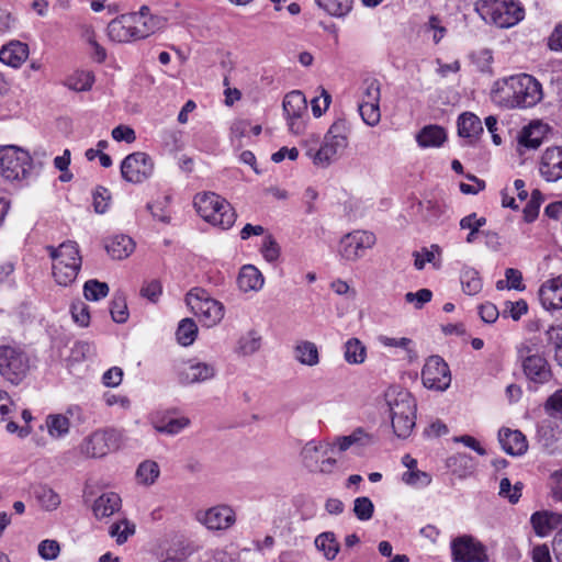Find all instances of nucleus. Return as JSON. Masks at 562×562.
I'll return each instance as SVG.
<instances>
[{
	"label": "nucleus",
	"instance_id": "obj_29",
	"mask_svg": "<svg viewBox=\"0 0 562 562\" xmlns=\"http://www.w3.org/2000/svg\"><path fill=\"white\" fill-rule=\"evenodd\" d=\"M283 111L286 117H303L307 114V102L301 91H291L283 99Z\"/></svg>",
	"mask_w": 562,
	"mask_h": 562
},
{
	"label": "nucleus",
	"instance_id": "obj_58",
	"mask_svg": "<svg viewBox=\"0 0 562 562\" xmlns=\"http://www.w3.org/2000/svg\"><path fill=\"white\" fill-rule=\"evenodd\" d=\"M261 252H262V256L265 257V259L270 262L276 261L279 258L280 247H279L278 243L276 241V239L271 235H268L265 237L263 244L261 247Z\"/></svg>",
	"mask_w": 562,
	"mask_h": 562
},
{
	"label": "nucleus",
	"instance_id": "obj_60",
	"mask_svg": "<svg viewBox=\"0 0 562 562\" xmlns=\"http://www.w3.org/2000/svg\"><path fill=\"white\" fill-rule=\"evenodd\" d=\"M505 305L503 314L505 316L508 314L514 321H518L528 311V305L524 300L506 302Z\"/></svg>",
	"mask_w": 562,
	"mask_h": 562
},
{
	"label": "nucleus",
	"instance_id": "obj_24",
	"mask_svg": "<svg viewBox=\"0 0 562 562\" xmlns=\"http://www.w3.org/2000/svg\"><path fill=\"white\" fill-rule=\"evenodd\" d=\"M46 249L53 261H64V263L77 266L82 265V258L76 241L67 240L61 243L58 247L47 246Z\"/></svg>",
	"mask_w": 562,
	"mask_h": 562
},
{
	"label": "nucleus",
	"instance_id": "obj_44",
	"mask_svg": "<svg viewBox=\"0 0 562 562\" xmlns=\"http://www.w3.org/2000/svg\"><path fill=\"white\" fill-rule=\"evenodd\" d=\"M447 140L446 130L439 125L424 126V147H440Z\"/></svg>",
	"mask_w": 562,
	"mask_h": 562
},
{
	"label": "nucleus",
	"instance_id": "obj_55",
	"mask_svg": "<svg viewBox=\"0 0 562 562\" xmlns=\"http://www.w3.org/2000/svg\"><path fill=\"white\" fill-rule=\"evenodd\" d=\"M548 340L554 346L555 359L562 367V324L547 330Z\"/></svg>",
	"mask_w": 562,
	"mask_h": 562
},
{
	"label": "nucleus",
	"instance_id": "obj_28",
	"mask_svg": "<svg viewBox=\"0 0 562 562\" xmlns=\"http://www.w3.org/2000/svg\"><path fill=\"white\" fill-rule=\"evenodd\" d=\"M121 498L115 493H104L100 495L93 504V514L97 518H105L112 516L121 508Z\"/></svg>",
	"mask_w": 562,
	"mask_h": 562
},
{
	"label": "nucleus",
	"instance_id": "obj_20",
	"mask_svg": "<svg viewBox=\"0 0 562 562\" xmlns=\"http://www.w3.org/2000/svg\"><path fill=\"white\" fill-rule=\"evenodd\" d=\"M539 301L547 311L562 310V276L547 280L538 291Z\"/></svg>",
	"mask_w": 562,
	"mask_h": 562
},
{
	"label": "nucleus",
	"instance_id": "obj_18",
	"mask_svg": "<svg viewBox=\"0 0 562 562\" xmlns=\"http://www.w3.org/2000/svg\"><path fill=\"white\" fill-rule=\"evenodd\" d=\"M540 175L547 181H558L562 178V146L547 148L539 164Z\"/></svg>",
	"mask_w": 562,
	"mask_h": 562
},
{
	"label": "nucleus",
	"instance_id": "obj_10",
	"mask_svg": "<svg viewBox=\"0 0 562 562\" xmlns=\"http://www.w3.org/2000/svg\"><path fill=\"white\" fill-rule=\"evenodd\" d=\"M154 171V162L149 155L136 151L126 156L121 164V175L124 180L132 183H142Z\"/></svg>",
	"mask_w": 562,
	"mask_h": 562
},
{
	"label": "nucleus",
	"instance_id": "obj_4",
	"mask_svg": "<svg viewBox=\"0 0 562 562\" xmlns=\"http://www.w3.org/2000/svg\"><path fill=\"white\" fill-rule=\"evenodd\" d=\"M476 11L483 20L499 27H510L524 18V9L515 0H479Z\"/></svg>",
	"mask_w": 562,
	"mask_h": 562
},
{
	"label": "nucleus",
	"instance_id": "obj_41",
	"mask_svg": "<svg viewBox=\"0 0 562 562\" xmlns=\"http://www.w3.org/2000/svg\"><path fill=\"white\" fill-rule=\"evenodd\" d=\"M159 467L155 461L142 462L136 471V477L139 483L145 485H151L159 476Z\"/></svg>",
	"mask_w": 562,
	"mask_h": 562
},
{
	"label": "nucleus",
	"instance_id": "obj_63",
	"mask_svg": "<svg viewBox=\"0 0 562 562\" xmlns=\"http://www.w3.org/2000/svg\"><path fill=\"white\" fill-rule=\"evenodd\" d=\"M142 296L150 302H156L161 294V284L158 280L145 282L140 289Z\"/></svg>",
	"mask_w": 562,
	"mask_h": 562
},
{
	"label": "nucleus",
	"instance_id": "obj_35",
	"mask_svg": "<svg viewBox=\"0 0 562 562\" xmlns=\"http://www.w3.org/2000/svg\"><path fill=\"white\" fill-rule=\"evenodd\" d=\"M326 454L327 450L324 449V446L315 445L313 441L307 442L301 451L302 462L310 472H315L316 468H318V462H321L319 459Z\"/></svg>",
	"mask_w": 562,
	"mask_h": 562
},
{
	"label": "nucleus",
	"instance_id": "obj_34",
	"mask_svg": "<svg viewBox=\"0 0 562 562\" xmlns=\"http://www.w3.org/2000/svg\"><path fill=\"white\" fill-rule=\"evenodd\" d=\"M371 443H373V437L361 427L356 428L348 436L338 437L335 442L339 451H346L353 445L366 447Z\"/></svg>",
	"mask_w": 562,
	"mask_h": 562
},
{
	"label": "nucleus",
	"instance_id": "obj_53",
	"mask_svg": "<svg viewBox=\"0 0 562 562\" xmlns=\"http://www.w3.org/2000/svg\"><path fill=\"white\" fill-rule=\"evenodd\" d=\"M542 200L543 198L541 192L539 190H533L530 200L524 207V217L526 222L531 223L537 218Z\"/></svg>",
	"mask_w": 562,
	"mask_h": 562
},
{
	"label": "nucleus",
	"instance_id": "obj_2",
	"mask_svg": "<svg viewBox=\"0 0 562 562\" xmlns=\"http://www.w3.org/2000/svg\"><path fill=\"white\" fill-rule=\"evenodd\" d=\"M194 206L204 221L222 229L231 228L236 221L234 209L216 193H198L194 198Z\"/></svg>",
	"mask_w": 562,
	"mask_h": 562
},
{
	"label": "nucleus",
	"instance_id": "obj_13",
	"mask_svg": "<svg viewBox=\"0 0 562 562\" xmlns=\"http://www.w3.org/2000/svg\"><path fill=\"white\" fill-rule=\"evenodd\" d=\"M451 550L458 562H486L485 547L472 536H461L451 542Z\"/></svg>",
	"mask_w": 562,
	"mask_h": 562
},
{
	"label": "nucleus",
	"instance_id": "obj_39",
	"mask_svg": "<svg viewBox=\"0 0 562 562\" xmlns=\"http://www.w3.org/2000/svg\"><path fill=\"white\" fill-rule=\"evenodd\" d=\"M198 335V326L191 318H184L179 323L176 331L177 340L187 347L193 344Z\"/></svg>",
	"mask_w": 562,
	"mask_h": 562
},
{
	"label": "nucleus",
	"instance_id": "obj_62",
	"mask_svg": "<svg viewBox=\"0 0 562 562\" xmlns=\"http://www.w3.org/2000/svg\"><path fill=\"white\" fill-rule=\"evenodd\" d=\"M110 200V193L106 188L99 187L93 193V206L97 213H104L108 209V201Z\"/></svg>",
	"mask_w": 562,
	"mask_h": 562
},
{
	"label": "nucleus",
	"instance_id": "obj_16",
	"mask_svg": "<svg viewBox=\"0 0 562 562\" xmlns=\"http://www.w3.org/2000/svg\"><path fill=\"white\" fill-rule=\"evenodd\" d=\"M390 416H416V403L407 391L390 387L384 393Z\"/></svg>",
	"mask_w": 562,
	"mask_h": 562
},
{
	"label": "nucleus",
	"instance_id": "obj_33",
	"mask_svg": "<svg viewBox=\"0 0 562 562\" xmlns=\"http://www.w3.org/2000/svg\"><path fill=\"white\" fill-rule=\"evenodd\" d=\"M81 269V266L64 263V261H54L53 276L55 281L63 286L72 284Z\"/></svg>",
	"mask_w": 562,
	"mask_h": 562
},
{
	"label": "nucleus",
	"instance_id": "obj_51",
	"mask_svg": "<svg viewBox=\"0 0 562 562\" xmlns=\"http://www.w3.org/2000/svg\"><path fill=\"white\" fill-rule=\"evenodd\" d=\"M111 317L115 323L122 324L127 321L128 311L125 297L122 294H115L110 305Z\"/></svg>",
	"mask_w": 562,
	"mask_h": 562
},
{
	"label": "nucleus",
	"instance_id": "obj_36",
	"mask_svg": "<svg viewBox=\"0 0 562 562\" xmlns=\"http://www.w3.org/2000/svg\"><path fill=\"white\" fill-rule=\"evenodd\" d=\"M345 360L350 364L364 362L367 349L358 338H350L345 344Z\"/></svg>",
	"mask_w": 562,
	"mask_h": 562
},
{
	"label": "nucleus",
	"instance_id": "obj_8",
	"mask_svg": "<svg viewBox=\"0 0 562 562\" xmlns=\"http://www.w3.org/2000/svg\"><path fill=\"white\" fill-rule=\"evenodd\" d=\"M120 434L114 429H103L92 432L80 443V453L87 458H102L117 450Z\"/></svg>",
	"mask_w": 562,
	"mask_h": 562
},
{
	"label": "nucleus",
	"instance_id": "obj_23",
	"mask_svg": "<svg viewBox=\"0 0 562 562\" xmlns=\"http://www.w3.org/2000/svg\"><path fill=\"white\" fill-rule=\"evenodd\" d=\"M530 522L537 536L546 537L562 525V515L547 510L536 512L532 514Z\"/></svg>",
	"mask_w": 562,
	"mask_h": 562
},
{
	"label": "nucleus",
	"instance_id": "obj_25",
	"mask_svg": "<svg viewBox=\"0 0 562 562\" xmlns=\"http://www.w3.org/2000/svg\"><path fill=\"white\" fill-rule=\"evenodd\" d=\"M548 130V125L542 122H531L528 126L522 128L519 136V144L525 147L536 149L542 143Z\"/></svg>",
	"mask_w": 562,
	"mask_h": 562
},
{
	"label": "nucleus",
	"instance_id": "obj_38",
	"mask_svg": "<svg viewBox=\"0 0 562 562\" xmlns=\"http://www.w3.org/2000/svg\"><path fill=\"white\" fill-rule=\"evenodd\" d=\"M315 547L324 553L327 560H334L339 551V543L333 532H324L317 536Z\"/></svg>",
	"mask_w": 562,
	"mask_h": 562
},
{
	"label": "nucleus",
	"instance_id": "obj_54",
	"mask_svg": "<svg viewBox=\"0 0 562 562\" xmlns=\"http://www.w3.org/2000/svg\"><path fill=\"white\" fill-rule=\"evenodd\" d=\"M499 495L508 498L512 504H516L521 496V483H516L512 488V483L507 477L502 479L499 483Z\"/></svg>",
	"mask_w": 562,
	"mask_h": 562
},
{
	"label": "nucleus",
	"instance_id": "obj_11",
	"mask_svg": "<svg viewBox=\"0 0 562 562\" xmlns=\"http://www.w3.org/2000/svg\"><path fill=\"white\" fill-rule=\"evenodd\" d=\"M451 384V372L439 356L429 357L424 363V387L437 392L446 391Z\"/></svg>",
	"mask_w": 562,
	"mask_h": 562
},
{
	"label": "nucleus",
	"instance_id": "obj_43",
	"mask_svg": "<svg viewBox=\"0 0 562 562\" xmlns=\"http://www.w3.org/2000/svg\"><path fill=\"white\" fill-rule=\"evenodd\" d=\"M260 345L261 337L255 330H250L239 338L236 350L243 356H249L258 351Z\"/></svg>",
	"mask_w": 562,
	"mask_h": 562
},
{
	"label": "nucleus",
	"instance_id": "obj_56",
	"mask_svg": "<svg viewBox=\"0 0 562 562\" xmlns=\"http://www.w3.org/2000/svg\"><path fill=\"white\" fill-rule=\"evenodd\" d=\"M71 316L79 326L87 327L90 323L89 307L83 302H77L71 305Z\"/></svg>",
	"mask_w": 562,
	"mask_h": 562
},
{
	"label": "nucleus",
	"instance_id": "obj_22",
	"mask_svg": "<svg viewBox=\"0 0 562 562\" xmlns=\"http://www.w3.org/2000/svg\"><path fill=\"white\" fill-rule=\"evenodd\" d=\"M29 57V46L20 41H11L0 49V61L19 68Z\"/></svg>",
	"mask_w": 562,
	"mask_h": 562
},
{
	"label": "nucleus",
	"instance_id": "obj_14",
	"mask_svg": "<svg viewBox=\"0 0 562 562\" xmlns=\"http://www.w3.org/2000/svg\"><path fill=\"white\" fill-rule=\"evenodd\" d=\"M198 520L210 530H226L236 521L235 512L226 505H218L198 514Z\"/></svg>",
	"mask_w": 562,
	"mask_h": 562
},
{
	"label": "nucleus",
	"instance_id": "obj_45",
	"mask_svg": "<svg viewBox=\"0 0 562 562\" xmlns=\"http://www.w3.org/2000/svg\"><path fill=\"white\" fill-rule=\"evenodd\" d=\"M94 82V76L88 71H80L66 80V86L74 91H88Z\"/></svg>",
	"mask_w": 562,
	"mask_h": 562
},
{
	"label": "nucleus",
	"instance_id": "obj_64",
	"mask_svg": "<svg viewBox=\"0 0 562 562\" xmlns=\"http://www.w3.org/2000/svg\"><path fill=\"white\" fill-rule=\"evenodd\" d=\"M160 18L158 16H149L146 19H143L139 24H136V29L139 30L140 33H144L142 35V38L148 37L151 33H154L156 30L160 27Z\"/></svg>",
	"mask_w": 562,
	"mask_h": 562
},
{
	"label": "nucleus",
	"instance_id": "obj_12",
	"mask_svg": "<svg viewBox=\"0 0 562 562\" xmlns=\"http://www.w3.org/2000/svg\"><path fill=\"white\" fill-rule=\"evenodd\" d=\"M375 244V236L367 231H355L345 235L340 240V256L355 261L364 255L366 249Z\"/></svg>",
	"mask_w": 562,
	"mask_h": 562
},
{
	"label": "nucleus",
	"instance_id": "obj_50",
	"mask_svg": "<svg viewBox=\"0 0 562 562\" xmlns=\"http://www.w3.org/2000/svg\"><path fill=\"white\" fill-rule=\"evenodd\" d=\"M36 498L47 510L56 509L60 504V497L50 487L43 485L35 491Z\"/></svg>",
	"mask_w": 562,
	"mask_h": 562
},
{
	"label": "nucleus",
	"instance_id": "obj_30",
	"mask_svg": "<svg viewBox=\"0 0 562 562\" xmlns=\"http://www.w3.org/2000/svg\"><path fill=\"white\" fill-rule=\"evenodd\" d=\"M447 468L459 479H464L472 474L474 462L471 456L467 453H456L446 461Z\"/></svg>",
	"mask_w": 562,
	"mask_h": 562
},
{
	"label": "nucleus",
	"instance_id": "obj_59",
	"mask_svg": "<svg viewBox=\"0 0 562 562\" xmlns=\"http://www.w3.org/2000/svg\"><path fill=\"white\" fill-rule=\"evenodd\" d=\"M424 32L432 33V41L435 44H438L441 38L446 35L447 29L442 24L441 20L438 16H430L427 23V26L424 29Z\"/></svg>",
	"mask_w": 562,
	"mask_h": 562
},
{
	"label": "nucleus",
	"instance_id": "obj_9",
	"mask_svg": "<svg viewBox=\"0 0 562 562\" xmlns=\"http://www.w3.org/2000/svg\"><path fill=\"white\" fill-rule=\"evenodd\" d=\"M204 294L199 289H193L187 294V304L191 311L200 317L206 327H212L221 322L224 316L223 305L211 297H203Z\"/></svg>",
	"mask_w": 562,
	"mask_h": 562
},
{
	"label": "nucleus",
	"instance_id": "obj_32",
	"mask_svg": "<svg viewBox=\"0 0 562 562\" xmlns=\"http://www.w3.org/2000/svg\"><path fill=\"white\" fill-rule=\"evenodd\" d=\"M483 132L480 119L473 114L465 112L459 116L458 134L464 138H475Z\"/></svg>",
	"mask_w": 562,
	"mask_h": 562
},
{
	"label": "nucleus",
	"instance_id": "obj_52",
	"mask_svg": "<svg viewBox=\"0 0 562 562\" xmlns=\"http://www.w3.org/2000/svg\"><path fill=\"white\" fill-rule=\"evenodd\" d=\"M374 505L369 497L362 496L355 499L353 513L359 520L372 518Z\"/></svg>",
	"mask_w": 562,
	"mask_h": 562
},
{
	"label": "nucleus",
	"instance_id": "obj_61",
	"mask_svg": "<svg viewBox=\"0 0 562 562\" xmlns=\"http://www.w3.org/2000/svg\"><path fill=\"white\" fill-rule=\"evenodd\" d=\"M330 101V94L325 89H322L321 97H316L312 100V111L314 116L319 117L328 109Z\"/></svg>",
	"mask_w": 562,
	"mask_h": 562
},
{
	"label": "nucleus",
	"instance_id": "obj_47",
	"mask_svg": "<svg viewBox=\"0 0 562 562\" xmlns=\"http://www.w3.org/2000/svg\"><path fill=\"white\" fill-rule=\"evenodd\" d=\"M109 533L111 537L116 538L119 544H123L127 541L130 536L135 533V525L127 519H123L111 525Z\"/></svg>",
	"mask_w": 562,
	"mask_h": 562
},
{
	"label": "nucleus",
	"instance_id": "obj_46",
	"mask_svg": "<svg viewBox=\"0 0 562 562\" xmlns=\"http://www.w3.org/2000/svg\"><path fill=\"white\" fill-rule=\"evenodd\" d=\"M109 294V285L95 279L88 280L83 284V295L88 301H99Z\"/></svg>",
	"mask_w": 562,
	"mask_h": 562
},
{
	"label": "nucleus",
	"instance_id": "obj_21",
	"mask_svg": "<svg viewBox=\"0 0 562 562\" xmlns=\"http://www.w3.org/2000/svg\"><path fill=\"white\" fill-rule=\"evenodd\" d=\"M498 441L504 451L512 456H520L528 448L526 437L519 430L502 428L498 431Z\"/></svg>",
	"mask_w": 562,
	"mask_h": 562
},
{
	"label": "nucleus",
	"instance_id": "obj_5",
	"mask_svg": "<svg viewBox=\"0 0 562 562\" xmlns=\"http://www.w3.org/2000/svg\"><path fill=\"white\" fill-rule=\"evenodd\" d=\"M517 352L522 371L529 381L543 384L550 380V366L543 356L542 347L537 341L532 339L524 341Z\"/></svg>",
	"mask_w": 562,
	"mask_h": 562
},
{
	"label": "nucleus",
	"instance_id": "obj_19",
	"mask_svg": "<svg viewBox=\"0 0 562 562\" xmlns=\"http://www.w3.org/2000/svg\"><path fill=\"white\" fill-rule=\"evenodd\" d=\"M150 424L156 431L169 436H175L187 428L191 422L188 417L184 416L177 418L172 417L171 413L166 411L151 414Z\"/></svg>",
	"mask_w": 562,
	"mask_h": 562
},
{
	"label": "nucleus",
	"instance_id": "obj_57",
	"mask_svg": "<svg viewBox=\"0 0 562 562\" xmlns=\"http://www.w3.org/2000/svg\"><path fill=\"white\" fill-rule=\"evenodd\" d=\"M60 552L59 543L56 540H43L38 544V554L44 560H55Z\"/></svg>",
	"mask_w": 562,
	"mask_h": 562
},
{
	"label": "nucleus",
	"instance_id": "obj_31",
	"mask_svg": "<svg viewBox=\"0 0 562 562\" xmlns=\"http://www.w3.org/2000/svg\"><path fill=\"white\" fill-rule=\"evenodd\" d=\"M294 358L304 366L314 367L319 363L317 346L310 340H301L294 347Z\"/></svg>",
	"mask_w": 562,
	"mask_h": 562
},
{
	"label": "nucleus",
	"instance_id": "obj_7",
	"mask_svg": "<svg viewBox=\"0 0 562 562\" xmlns=\"http://www.w3.org/2000/svg\"><path fill=\"white\" fill-rule=\"evenodd\" d=\"M31 169L32 158L26 150L16 146H5L0 149V175L5 180H23Z\"/></svg>",
	"mask_w": 562,
	"mask_h": 562
},
{
	"label": "nucleus",
	"instance_id": "obj_48",
	"mask_svg": "<svg viewBox=\"0 0 562 562\" xmlns=\"http://www.w3.org/2000/svg\"><path fill=\"white\" fill-rule=\"evenodd\" d=\"M392 422V427L395 435L400 438H406L409 436L412 429L415 426L416 416L401 415V416H390Z\"/></svg>",
	"mask_w": 562,
	"mask_h": 562
},
{
	"label": "nucleus",
	"instance_id": "obj_17",
	"mask_svg": "<svg viewBox=\"0 0 562 562\" xmlns=\"http://www.w3.org/2000/svg\"><path fill=\"white\" fill-rule=\"evenodd\" d=\"M216 374V369L212 363L189 361L186 366L179 370L178 379L183 385L202 383Z\"/></svg>",
	"mask_w": 562,
	"mask_h": 562
},
{
	"label": "nucleus",
	"instance_id": "obj_42",
	"mask_svg": "<svg viewBox=\"0 0 562 562\" xmlns=\"http://www.w3.org/2000/svg\"><path fill=\"white\" fill-rule=\"evenodd\" d=\"M48 432L52 437L60 438L69 431V419L61 414L49 415L46 419Z\"/></svg>",
	"mask_w": 562,
	"mask_h": 562
},
{
	"label": "nucleus",
	"instance_id": "obj_26",
	"mask_svg": "<svg viewBox=\"0 0 562 562\" xmlns=\"http://www.w3.org/2000/svg\"><path fill=\"white\" fill-rule=\"evenodd\" d=\"M265 282L262 273L251 265L244 266L238 274L237 284L243 292L258 291Z\"/></svg>",
	"mask_w": 562,
	"mask_h": 562
},
{
	"label": "nucleus",
	"instance_id": "obj_1",
	"mask_svg": "<svg viewBox=\"0 0 562 562\" xmlns=\"http://www.w3.org/2000/svg\"><path fill=\"white\" fill-rule=\"evenodd\" d=\"M492 99L506 109L531 108L542 99V88L532 76L521 74L497 81Z\"/></svg>",
	"mask_w": 562,
	"mask_h": 562
},
{
	"label": "nucleus",
	"instance_id": "obj_6",
	"mask_svg": "<svg viewBox=\"0 0 562 562\" xmlns=\"http://www.w3.org/2000/svg\"><path fill=\"white\" fill-rule=\"evenodd\" d=\"M30 370V358L15 345H0V375L13 385L20 384Z\"/></svg>",
	"mask_w": 562,
	"mask_h": 562
},
{
	"label": "nucleus",
	"instance_id": "obj_40",
	"mask_svg": "<svg viewBox=\"0 0 562 562\" xmlns=\"http://www.w3.org/2000/svg\"><path fill=\"white\" fill-rule=\"evenodd\" d=\"M315 2L333 16H344L352 7V0H315Z\"/></svg>",
	"mask_w": 562,
	"mask_h": 562
},
{
	"label": "nucleus",
	"instance_id": "obj_37",
	"mask_svg": "<svg viewBox=\"0 0 562 562\" xmlns=\"http://www.w3.org/2000/svg\"><path fill=\"white\" fill-rule=\"evenodd\" d=\"M462 290L468 295H475L482 290V280L479 272L472 268H464L460 276Z\"/></svg>",
	"mask_w": 562,
	"mask_h": 562
},
{
	"label": "nucleus",
	"instance_id": "obj_49",
	"mask_svg": "<svg viewBox=\"0 0 562 562\" xmlns=\"http://www.w3.org/2000/svg\"><path fill=\"white\" fill-rule=\"evenodd\" d=\"M359 113L366 124L374 126L380 122L381 113L379 102L362 101L359 104Z\"/></svg>",
	"mask_w": 562,
	"mask_h": 562
},
{
	"label": "nucleus",
	"instance_id": "obj_27",
	"mask_svg": "<svg viewBox=\"0 0 562 562\" xmlns=\"http://www.w3.org/2000/svg\"><path fill=\"white\" fill-rule=\"evenodd\" d=\"M135 249V243L127 235H115L105 244L106 252L116 260L127 258Z\"/></svg>",
	"mask_w": 562,
	"mask_h": 562
},
{
	"label": "nucleus",
	"instance_id": "obj_15",
	"mask_svg": "<svg viewBox=\"0 0 562 562\" xmlns=\"http://www.w3.org/2000/svg\"><path fill=\"white\" fill-rule=\"evenodd\" d=\"M137 15L122 14L108 24L109 37L117 43H125L133 40H140L144 33L136 29L135 19Z\"/></svg>",
	"mask_w": 562,
	"mask_h": 562
},
{
	"label": "nucleus",
	"instance_id": "obj_3",
	"mask_svg": "<svg viewBox=\"0 0 562 562\" xmlns=\"http://www.w3.org/2000/svg\"><path fill=\"white\" fill-rule=\"evenodd\" d=\"M348 135L349 127L346 120L335 121L326 133L323 145L316 151L308 149L307 156L315 165L327 167L347 148Z\"/></svg>",
	"mask_w": 562,
	"mask_h": 562
}]
</instances>
